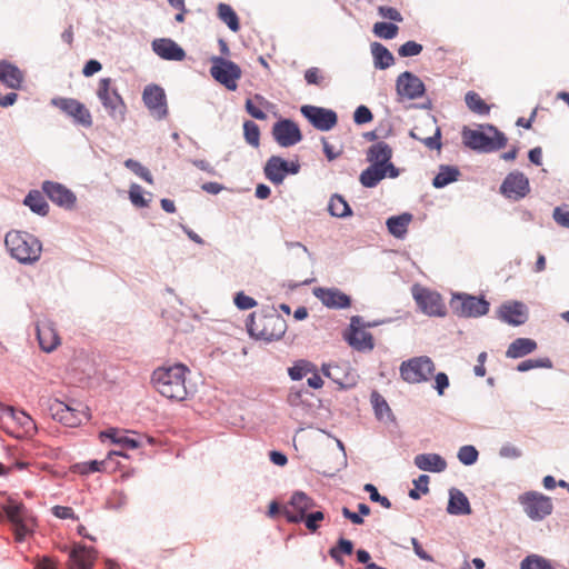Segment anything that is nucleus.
Here are the masks:
<instances>
[{
  "instance_id": "1",
  "label": "nucleus",
  "mask_w": 569,
  "mask_h": 569,
  "mask_svg": "<svg viewBox=\"0 0 569 569\" xmlns=\"http://www.w3.org/2000/svg\"><path fill=\"white\" fill-rule=\"evenodd\" d=\"M189 369L182 363L157 368L151 377L154 389L172 401H183L188 397L186 375Z\"/></svg>"
},
{
  "instance_id": "2",
  "label": "nucleus",
  "mask_w": 569,
  "mask_h": 569,
  "mask_svg": "<svg viewBox=\"0 0 569 569\" xmlns=\"http://www.w3.org/2000/svg\"><path fill=\"white\" fill-rule=\"evenodd\" d=\"M4 243L11 256L22 263H32L41 256L42 244L31 233L10 231L6 234Z\"/></svg>"
},
{
  "instance_id": "3",
  "label": "nucleus",
  "mask_w": 569,
  "mask_h": 569,
  "mask_svg": "<svg viewBox=\"0 0 569 569\" xmlns=\"http://www.w3.org/2000/svg\"><path fill=\"white\" fill-rule=\"evenodd\" d=\"M0 428L9 436L23 439L32 437L37 427L33 419L24 411L0 403Z\"/></svg>"
},
{
  "instance_id": "4",
  "label": "nucleus",
  "mask_w": 569,
  "mask_h": 569,
  "mask_svg": "<svg viewBox=\"0 0 569 569\" xmlns=\"http://www.w3.org/2000/svg\"><path fill=\"white\" fill-rule=\"evenodd\" d=\"M248 330L251 336L272 341L280 339L286 332V321L277 313L259 315L252 313Z\"/></svg>"
},
{
  "instance_id": "5",
  "label": "nucleus",
  "mask_w": 569,
  "mask_h": 569,
  "mask_svg": "<svg viewBox=\"0 0 569 569\" xmlns=\"http://www.w3.org/2000/svg\"><path fill=\"white\" fill-rule=\"evenodd\" d=\"M488 130L490 133L465 128L462 130L463 143L473 150L480 151H493L505 148L508 141L506 136L492 126H489Z\"/></svg>"
},
{
  "instance_id": "6",
  "label": "nucleus",
  "mask_w": 569,
  "mask_h": 569,
  "mask_svg": "<svg viewBox=\"0 0 569 569\" xmlns=\"http://www.w3.org/2000/svg\"><path fill=\"white\" fill-rule=\"evenodd\" d=\"M6 517L13 527L14 538L21 542L31 533L34 525L33 518L23 503L9 499L2 507Z\"/></svg>"
},
{
  "instance_id": "7",
  "label": "nucleus",
  "mask_w": 569,
  "mask_h": 569,
  "mask_svg": "<svg viewBox=\"0 0 569 569\" xmlns=\"http://www.w3.org/2000/svg\"><path fill=\"white\" fill-rule=\"evenodd\" d=\"M112 80L102 78L99 81L97 96L108 111L109 116L114 120L122 122L126 118V103L114 88H111Z\"/></svg>"
},
{
  "instance_id": "8",
  "label": "nucleus",
  "mask_w": 569,
  "mask_h": 569,
  "mask_svg": "<svg viewBox=\"0 0 569 569\" xmlns=\"http://www.w3.org/2000/svg\"><path fill=\"white\" fill-rule=\"evenodd\" d=\"M210 68L211 77L228 90L234 91L238 88V80L242 76L241 68L231 60L222 57H212Z\"/></svg>"
},
{
  "instance_id": "9",
  "label": "nucleus",
  "mask_w": 569,
  "mask_h": 569,
  "mask_svg": "<svg viewBox=\"0 0 569 569\" xmlns=\"http://www.w3.org/2000/svg\"><path fill=\"white\" fill-rule=\"evenodd\" d=\"M435 369L433 361L429 357L421 356L403 361L400 366V376L409 383H420L429 380Z\"/></svg>"
},
{
  "instance_id": "10",
  "label": "nucleus",
  "mask_w": 569,
  "mask_h": 569,
  "mask_svg": "<svg viewBox=\"0 0 569 569\" xmlns=\"http://www.w3.org/2000/svg\"><path fill=\"white\" fill-rule=\"evenodd\" d=\"M453 313L465 318H477L489 311V302L479 297L467 293H457L450 302Z\"/></svg>"
},
{
  "instance_id": "11",
  "label": "nucleus",
  "mask_w": 569,
  "mask_h": 569,
  "mask_svg": "<svg viewBox=\"0 0 569 569\" xmlns=\"http://www.w3.org/2000/svg\"><path fill=\"white\" fill-rule=\"evenodd\" d=\"M518 501L526 515L532 520H542L551 515L553 509L551 499L537 491H528L520 495Z\"/></svg>"
},
{
  "instance_id": "12",
  "label": "nucleus",
  "mask_w": 569,
  "mask_h": 569,
  "mask_svg": "<svg viewBox=\"0 0 569 569\" xmlns=\"http://www.w3.org/2000/svg\"><path fill=\"white\" fill-rule=\"evenodd\" d=\"M317 507L316 501L303 491H296L282 507V513L288 522L298 523Z\"/></svg>"
},
{
  "instance_id": "13",
  "label": "nucleus",
  "mask_w": 569,
  "mask_h": 569,
  "mask_svg": "<svg viewBox=\"0 0 569 569\" xmlns=\"http://www.w3.org/2000/svg\"><path fill=\"white\" fill-rule=\"evenodd\" d=\"M412 296L423 313L436 317H443L446 315V306L439 293L420 286H415L412 288Z\"/></svg>"
},
{
  "instance_id": "14",
  "label": "nucleus",
  "mask_w": 569,
  "mask_h": 569,
  "mask_svg": "<svg viewBox=\"0 0 569 569\" xmlns=\"http://www.w3.org/2000/svg\"><path fill=\"white\" fill-rule=\"evenodd\" d=\"M51 103L71 117L77 124L89 128L92 126V117L89 109L80 101L72 98H54Z\"/></svg>"
},
{
  "instance_id": "15",
  "label": "nucleus",
  "mask_w": 569,
  "mask_h": 569,
  "mask_svg": "<svg viewBox=\"0 0 569 569\" xmlns=\"http://www.w3.org/2000/svg\"><path fill=\"white\" fill-rule=\"evenodd\" d=\"M410 137L431 150L441 148V132L435 118H426L420 124L415 126L410 131Z\"/></svg>"
},
{
  "instance_id": "16",
  "label": "nucleus",
  "mask_w": 569,
  "mask_h": 569,
  "mask_svg": "<svg viewBox=\"0 0 569 569\" xmlns=\"http://www.w3.org/2000/svg\"><path fill=\"white\" fill-rule=\"evenodd\" d=\"M142 100L150 113L157 119H163L168 114L164 90L157 84H149L144 88Z\"/></svg>"
},
{
  "instance_id": "17",
  "label": "nucleus",
  "mask_w": 569,
  "mask_h": 569,
  "mask_svg": "<svg viewBox=\"0 0 569 569\" xmlns=\"http://www.w3.org/2000/svg\"><path fill=\"white\" fill-rule=\"evenodd\" d=\"M301 113L318 130L328 131L332 129L338 121L337 113L330 109L315 106H302Z\"/></svg>"
},
{
  "instance_id": "18",
  "label": "nucleus",
  "mask_w": 569,
  "mask_h": 569,
  "mask_svg": "<svg viewBox=\"0 0 569 569\" xmlns=\"http://www.w3.org/2000/svg\"><path fill=\"white\" fill-rule=\"evenodd\" d=\"M300 166L296 162H288L280 157L272 156L264 166V174L274 184L282 183L287 173L296 174Z\"/></svg>"
},
{
  "instance_id": "19",
  "label": "nucleus",
  "mask_w": 569,
  "mask_h": 569,
  "mask_svg": "<svg viewBox=\"0 0 569 569\" xmlns=\"http://www.w3.org/2000/svg\"><path fill=\"white\" fill-rule=\"evenodd\" d=\"M345 338L357 350H371L373 348L372 335L363 328L361 318L358 316L351 318L350 328Z\"/></svg>"
},
{
  "instance_id": "20",
  "label": "nucleus",
  "mask_w": 569,
  "mask_h": 569,
  "mask_svg": "<svg viewBox=\"0 0 569 569\" xmlns=\"http://www.w3.org/2000/svg\"><path fill=\"white\" fill-rule=\"evenodd\" d=\"M397 93L401 99L413 100L425 93L423 82L413 73L405 71L397 78Z\"/></svg>"
},
{
  "instance_id": "21",
  "label": "nucleus",
  "mask_w": 569,
  "mask_h": 569,
  "mask_svg": "<svg viewBox=\"0 0 569 569\" xmlns=\"http://www.w3.org/2000/svg\"><path fill=\"white\" fill-rule=\"evenodd\" d=\"M274 140L281 147H291L301 141L299 127L291 120L284 119L274 123L272 128Z\"/></svg>"
},
{
  "instance_id": "22",
  "label": "nucleus",
  "mask_w": 569,
  "mask_h": 569,
  "mask_svg": "<svg viewBox=\"0 0 569 569\" xmlns=\"http://www.w3.org/2000/svg\"><path fill=\"white\" fill-rule=\"evenodd\" d=\"M392 157V149L388 143L379 141L368 149L367 160L371 164L389 169V177L396 178L399 174L398 169L390 162Z\"/></svg>"
},
{
  "instance_id": "23",
  "label": "nucleus",
  "mask_w": 569,
  "mask_h": 569,
  "mask_svg": "<svg viewBox=\"0 0 569 569\" xmlns=\"http://www.w3.org/2000/svg\"><path fill=\"white\" fill-rule=\"evenodd\" d=\"M50 411L53 419L60 421L67 427H77L83 420L89 419L86 411L77 410L58 400L50 406Z\"/></svg>"
},
{
  "instance_id": "24",
  "label": "nucleus",
  "mask_w": 569,
  "mask_h": 569,
  "mask_svg": "<svg viewBox=\"0 0 569 569\" xmlns=\"http://www.w3.org/2000/svg\"><path fill=\"white\" fill-rule=\"evenodd\" d=\"M42 190L52 202L60 207L72 209L76 204V194L59 182L46 181L42 184Z\"/></svg>"
},
{
  "instance_id": "25",
  "label": "nucleus",
  "mask_w": 569,
  "mask_h": 569,
  "mask_svg": "<svg viewBox=\"0 0 569 569\" xmlns=\"http://www.w3.org/2000/svg\"><path fill=\"white\" fill-rule=\"evenodd\" d=\"M500 189L506 197L519 200L528 194L529 180L522 172H511L506 177Z\"/></svg>"
},
{
  "instance_id": "26",
  "label": "nucleus",
  "mask_w": 569,
  "mask_h": 569,
  "mask_svg": "<svg viewBox=\"0 0 569 569\" xmlns=\"http://www.w3.org/2000/svg\"><path fill=\"white\" fill-rule=\"evenodd\" d=\"M313 293L328 308L343 309L351 303L349 296L337 288H316Z\"/></svg>"
},
{
  "instance_id": "27",
  "label": "nucleus",
  "mask_w": 569,
  "mask_h": 569,
  "mask_svg": "<svg viewBox=\"0 0 569 569\" xmlns=\"http://www.w3.org/2000/svg\"><path fill=\"white\" fill-rule=\"evenodd\" d=\"M97 559L93 548L76 546L69 556V569H92Z\"/></svg>"
},
{
  "instance_id": "28",
  "label": "nucleus",
  "mask_w": 569,
  "mask_h": 569,
  "mask_svg": "<svg viewBox=\"0 0 569 569\" xmlns=\"http://www.w3.org/2000/svg\"><path fill=\"white\" fill-rule=\"evenodd\" d=\"M499 318L512 326H520L527 321V309L521 302L505 303L499 309Z\"/></svg>"
},
{
  "instance_id": "29",
  "label": "nucleus",
  "mask_w": 569,
  "mask_h": 569,
  "mask_svg": "<svg viewBox=\"0 0 569 569\" xmlns=\"http://www.w3.org/2000/svg\"><path fill=\"white\" fill-rule=\"evenodd\" d=\"M152 49L160 58L166 60L181 61L186 57L183 49L171 39L154 40Z\"/></svg>"
},
{
  "instance_id": "30",
  "label": "nucleus",
  "mask_w": 569,
  "mask_h": 569,
  "mask_svg": "<svg viewBox=\"0 0 569 569\" xmlns=\"http://www.w3.org/2000/svg\"><path fill=\"white\" fill-rule=\"evenodd\" d=\"M37 336L41 349L51 352L60 345V337L50 322H41L37 326Z\"/></svg>"
},
{
  "instance_id": "31",
  "label": "nucleus",
  "mask_w": 569,
  "mask_h": 569,
  "mask_svg": "<svg viewBox=\"0 0 569 569\" xmlns=\"http://www.w3.org/2000/svg\"><path fill=\"white\" fill-rule=\"evenodd\" d=\"M415 465L423 471L441 472L447 468L446 460L437 453H420L415 457Z\"/></svg>"
},
{
  "instance_id": "32",
  "label": "nucleus",
  "mask_w": 569,
  "mask_h": 569,
  "mask_svg": "<svg viewBox=\"0 0 569 569\" xmlns=\"http://www.w3.org/2000/svg\"><path fill=\"white\" fill-rule=\"evenodd\" d=\"M0 81L11 89H18L23 81V73L14 64L0 61Z\"/></svg>"
},
{
  "instance_id": "33",
  "label": "nucleus",
  "mask_w": 569,
  "mask_h": 569,
  "mask_svg": "<svg viewBox=\"0 0 569 569\" xmlns=\"http://www.w3.org/2000/svg\"><path fill=\"white\" fill-rule=\"evenodd\" d=\"M322 373L341 388H347L353 385V379L347 372L346 366L323 365Z\"/></svg>"
},
{
  "instance_id": "34",
  "label": "nucleus",
  "mask_w": 569,
  "mask_h": 569,
  "mask_svg": "<svg viewBox=\"0 0 569 569\" xmlns=\"http://www.w3.org/2000/svg\"><path fill=\"white\" fill-rule=\"evenodd\" d=\"M447 511L450 515H470L471 508L467 496L458 489H451Z\"/></svg>"
},
{
  "instance_id": "35",
  "label": "nucleus",
  "mask_w": 569,
  "mask_h": 569,
  "mask_svg": "<svg viewBox=\"0 0 569 569\" xmlns=\"http://www.w3.org/2000/svg\"><path fill=\"white\" fill-rule=\"evenodd\" d=\"M537 349V342L530 338H517L513 340L507 351L506 356L511 359L525 357Z\"/></svg>"
},
{
  "instance_id": "36",
  "label": "nucleus",
  "mask_w": 569,
  "mask_h": 569,
  "mask_svg": "<svg viewBox=\"0 0 569 569\" xmlns=\"http://www.w3.org/2000/svg\"><path fill=\"white\" fill-rule=\"evenodd\" d=\"M386 177H389V169L371 164L361 172L359 180L363 187L373 188Z\"/></svg>"
},
{
  "instance_id": "37",
  "label": "nucleus",
  "mask_w": 569,
  "mask_h": 569,
  "mask_svg": "<svg viewBox=\"0 0 569 569\" xmlns=\"http://www.w3.org/2000/svg\"><path fill=\"white\" fill-rule=\"evenodd\" d=\"M412 221V214L405 212L399 216L388 218L386 224L388 231L396 238H403L408 231V227Z\"/></svg>"
},
{
  "instance_id": "38",
  "label": "nucleus",
  "mask_w": 569,
  "mask_h": 569,
  "mask_svg": "<svg viewBox=\"0 0 569 569\" xmlns=\"http://www.w3.org/2000/svg\"><path fill=\"white\" fill-rule=\"evenodd\" d=\"M371 53L373 56L375 67L378 69H387L395 62L392 53L379 42L371 44Z\"/></svg>"
},
{
  "instance_id": "39",
  "label": "nucleus",
  "mask_w": 569,
  "mask_h": 569,
  "mask_svg": "<svg viewBox=\"0 0 569 569\" xmlns=\"http://www.w3.org/2000/svg\"><path fill=\"white\" fill-rule=\"evenodd\" d=\"M460 176V171L457 167L452 166H440L438 174L433 178L432 184L436 188H443L447 184L457 181Z\"/></svg>"
},
{
  "instance_id": "40",
  "label": "nucleus",
  "mask_w": 569,
  "mask_h": 569,
  "mask_svg": "<svg viewBox=\"0 0 569 569\" xmlns=\"http://www.w3.org/2000/svg\"><path fill=\"white\" fill-rule=\"evenodd\" d=\"M218 17L223 21L231 31L237 32L240 29L239 18L231 6L220 3L218 6Z\"/></svg>"
},
{
  "instance_id": "41",
  "label": "nucleus",
  "mask_w": 569,
  "mask_h": 569,
  "mask_svg": "<svg viewBox=\"0 0 569 569\" xmlns=\"http://www.w3.org/2000/svg\"><path fill=\"white\" fill-rule=\"evenodd\" d=\"M24 204L38 214H47L48 203L39 191H30L24 199Z\"/></svg>"
},
{
  "instance_id": "42",
  "label": "nucleus",
  "mask_w": 569,
  "mask_h": 569,
  "mask_svg": "<svg viewBox=\"0 0 569 569\" xmlns=\"http://www.w3.org/2000/svg\"><path fill=\"white\" fill-rule=\"evenodd\" d=\"M328 210L331 216L343 218L351 214L348 202L339 194H333L329 201Z\"/></svg>"
},
{
  "instance_id": "43",
  "label": "nucleus",
  "mask_w": 569,
  "mask_h": 569,
  "mask_svg": "<svg viewBox=\"0 0 569 569\" xmlns=\"http://www.w3.org/2000/svg\"><path fill=\"white\" fill-rule=\"evenodd\" d=\"M466 104L468 108L478 114H488L490 107L483 101V99L475 91L467 92L465 97Z\"/></svg>"
},
{
  "instance_id": "44",
  "label": "nucleus",
  "mask_w": 569,
  "mask_h": 569,
  "mask_svg": "<svg viewBox=\"0 0 569 569\" xmlns=\"http://www.w3.org/2000/svg\"><path fill=\"white\" fill-rule=\"evenodd\" d=\"M315 370L316 366L312 362L307 360H299L291 368H289L288 372L292 380H300Z\"/></svg>"
},
{
  "instance_id": "45",
  "label": "nucleus",
  "mask_w": 569,
  "mask_h": 569,
  "mask_svg": "<svg viewBox=\"0 0 569 569\" xmlns=\"http://www.w3.org/2000/svg\"><path fill=\"white\" fill-rule=\"evenodd\" d=\"M520 569H553L551 563L541 556H527L520 563Z\"/></svg>"
},
{
  "instance_id": "46",
  "label": "nucleus",
  "mask_w": 569,
  "mask_h": 569,
  "mask_svg": "<svg viewBox=\"0 0 569 569\" xmlns=\"http://www.w3.org/2000/svg\"><path fill=\"white\" fill-rule=\"evenodd\" d=\"M399 32V27L388 22H376L373 24V33L382 39H393Z\"/></svg>"
},
{
  "instance_id": "47",
  "label": "nucleus",
  "mask_w": 569,
  "mask_h": 569,
  "mask_svg": "<svg viewBox=\"0 0 569 569\" xmlns=\"http://www.w3.org/2000/svg\"><path fill=\"white\" fill-rule=\"evenodd\" d=\"M124 166H126V168L131 170L134 174H137L138 177L143 179L149 184L153 183V177H152L151 172L149 171V169L143 167L139 161L133 160V159H127L124 161Z\"/></svg>"
},
{
  "instance_id": "48",
  "label": "nucleus",
  "mask_w": 569,
  "mask_h": 569,
  "mask_svg": "<svg viewBox=\"0 0 569 569\" xmlns=\"http://www.w3.org/2000/svg\"><path fill=\"white\" fill-rule=\"evenodd\" d=\"M243 131L246 141L252 147H259L260 143V130L257 123L253 121H246L243 123Z\"/></svg>"
},
{
  "instance_id": "49",
  "label": "nucleus",
  "mask_w": 569,
  "mask_h": 569,
  "mask_svg": "<svg viewBox=\"0 0 569 569\" xmlns=\"http://www.w3.org/2000/svg\"><path fill=\"white\" fill-rule=\"evenodd\" d=\"M129 199L137 208H147L149 206V200L143 197V189L137 183L130 186Z\"/></svg>"
},
{
  "instance_id": "50",
  "label": "nucleus",
  "mask_w": 569,
  "mask_h": 569,
  "mask_svg": "<svg viewBox=\"0 0 569 569\" xmlns=\"http://www.w3.org/2000/svg\"><path fill=\"white\" fill-rule=\"evenodd\" d=\"M325 519V513L321 510H315L312 509L308 515H306V518L302 519L301 522L305 523L306 528L311 531L316 532L318 528L320 527V522Z\"/></svg>"
},
{
  "instance_id": "51",
  "label": "nucleus",
  "mask_w": 569,
  "mask_h": 569,
  "mask_svg": "<svg viewBox=\"0 0 569 569\" xmlns=\"http://www.w3.org/2000/svg\"><path fill=\"white\" fill-rule=\"evenodd\" d=\"M371 401L376 411V415L378 418L382 419L386 416H389L391 410L387 403V401L383 399L382 396H380L378 392H373L371 395Z\"/></svg>"
},
{
  "instance_id": "52",
  "label": "nucleus",
  "mask_w": 569,
  "mask_h": 569,
  "mask_svg": "<svg viewBox=\"0 0 569 569\" xmlns=\"http://www.w3.org/2000/svg\"><path fill=\"white\" fill-rule=\"evenodd\" d=\"M551 367H552V363H551L550 359H548V358L528 359V360L520 362L517 367V370L520 372H525V371L536 369V368H551Z\"/></svg>"
},
{
  "instance_id": "53",
  "label": "nucleus",
  "mask_w": 569,
  "mask_h": 569,
  "mask_svg": "<svg viewBox=\"0 0 569 569\" xmlns=\"http://www.w3.org/2000/svg\"><path fill=\"white\" fill-rule=\"evenodd\" d=\"M305 79L308 84H315L318 87H325L327 84L323 72L317 67L307 69L305 72Z\"/></svg>"
},
{
  "instance_id": "54",
  "label": "nucleus",
  "mask_w": 569,
  "mask_h": 569,
  "mask_svg": "<svg viewBox=\"0 0 569 569\" xmlns=\"http://www.w3.org/2000/svg\"><path fill=\"white\" fill-rule=\"evenodd\" d=\"M458 459L463 465H472L478 459V451L473 446H463L458 451Z\"/></svg>"
},
{
  "instance_id": "55",
  "label": "nucleus",
  "mask_w": 569,
  "mask_h": 569,
  "mask_svg": "<svg viewBox=\"0 0 569 569\" xmlns=\"http://www.w3.org/2000/svg\"><path fill=\"white\" fill-rule=\"evenodd\" d=\"M363 490L369 493L371 501L380 503L383 508H391L390 500L387 497L381 496L373 485H365Z\"/></svg>"
},
{
  "instance_id": "56",
  "label": "nucleus",
  "mask_w": 569,
  "mask_h": 569,
  "mask_svg": "<svg viewBox=\"0 0 569 569\" xmlns=\"http://www.w3.org/2000/svg\"><path fill=\"white\" fill-rule=\"evenodd\" d=\"M422 51V46L416 41H407L398 49V54L400 57H413L420 54Z\"/></svg>"
},
{
  "instance_id": "57",
  "label": "nucleus",
  "mask_w": 569,
  "mask_h": 569,
  "mask_svg": "<svg viewBox=\"0 0 569 569\" xmlns=\"http://www.w3.org/2000/svg\"><path fill=\"white\" fill-rule=\"evenodd\" d=\"M552 217L555 221L565 228H569V206L563 204L555 208Z\"/></svg>"
},
{
  "instance_id": "58",
  "label": "nucleus",
  "mask_w": 569,
  "mask_h": 569,
  "mask_svg": "<svg viewBox=\"0 0 569 569\" xmlns=\"http://www.w3.org/2000/svg\"><path fill=\"white\" fill-rule=\"evenodd\" d=\"M104 463H106L104 460H101V461L92 460L90 462H84V463L78 465L77 468L80 473L88 475V473L99 472V471L104 470Z\"/></svg>"
},
{
  "instance_id": "59",
  "label": "nucleus",
  "mask_w": 569,
  "mask_h": 569,
  "mask_svg": "<svg viewBox=\"0 0 569 569\" xmlns=\"http://www.w3.org/2000/svg\"><path fill=\"white\" fill-rule=\"evenodd\" d=\"M373 116L369 108L359 106L353 113V121L357 124H365L372 120Z\"/></svg>"
},
{
  "instance_id": "60",
  "label": "nucleus",
  "mask_w": 569,
  "mask_h": 569,
  "mask_svg": "<svg viewBox=\"0 0 569 569\" xmlns=\"http://www.w3.org/2000/svg\"><path fill=\"white\" fill-rule=\"evenodd\" d=\"M234 305L240 310H248L253 308L257 305V301L243 292H238L234 297Z\"/></svg>"
},
{
  "instance_id": "61",
  "label": "nucleus",
  "mask_w": 569,
  "mask_h": 569,
  "mask_svg": "<svg viewBox=\"0 0 569 569\" xmlns=\"http://www.w3.org/2000/svg\"><path fill=\"white\" fill-rule=\"evenodd\" d=\"M378 12L382 18L391 21L401 22L403 20L401 13L392 7L381 6L378 8Z\"/></svg>"
},
{
  "instance_id": "62",
  "label": "nucleus",
  "mask_w": 569,
  "mask_h": 569,
  "mask_svg": "<svg viewBox=\"0 0 569 569\" xmlns=\"http://www.w3.org/2000/svg\"><path fill=\"white\" fill-rule=\"evenodd\" d=\"M51 510H52V513L59 519L78 520V517L74 515V511L71 507L54 506V507H52Z\"/></svg>"
},
{
  "instance_id": "63",
  "label": "nucleus",
  "mask_w": 569,
  "mask_h": 569,
  "mask_svg": "<svg viewBox=\"0 0 569 569\" xmlns=\"http://www.w3.org/2000/svg\"><path fill=\"white\" fill-rule=\"evenodd\" d=\"M500 456L508 459H516L521 456V450L513 445L507 443L501 447Z\"/></svg>"
},
{
  "instance_id": "64",
  "label": "nucleus",
  "mask_w": 569,
  "mask_h": 569,
  "mask_svg": "<svg viewBox=\"0 0 569 569\" xmlns=\"http://www.w3.org/2000/svg\"><path fill=\"white\" fill-rule=\"evenodd\" d=\"M36 569H57V561L47 556L38 558L36 561Z\"/></svg>"
}]
</instances>
